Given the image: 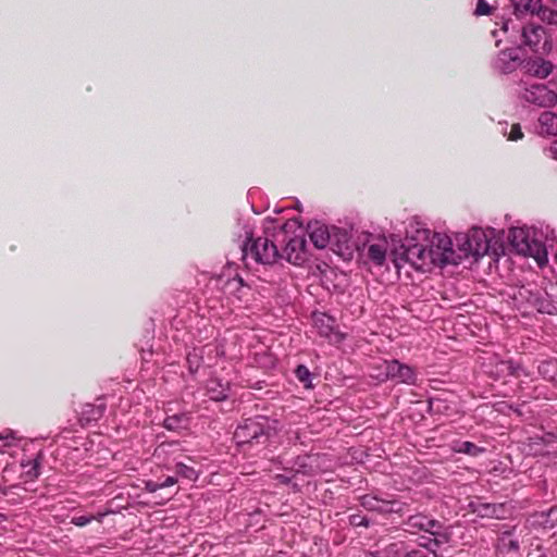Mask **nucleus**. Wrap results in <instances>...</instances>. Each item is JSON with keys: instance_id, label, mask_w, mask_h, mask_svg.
I'll use <instances>...</instances> for the list:
<instances>
[{"instance_id": "4c0bfd02", "label": "nucleus", "mask_w": 557, "mask_h": 557, "mask_svg": "<svg viewBox=\"0 0 557 557\" xmlns=\"http://www.w3.org/2000/svg\"><path fill=\"white\" fill-rule=\"evenodd\" d=\"M548 2L557 8V0H548Z\"/></svg>"}, {"instance_id": "a878e982", "label": "nucleus", "mask_w": 557, "mask_h": 557, "mask_svg": "<svg viewBox=\"0 0 557 557\" xmlns=\"http://www.w3.org/2000/svg\"><path fill=\"white\" fill-rule=\"evenodd\" d=\"M330 322H332V319L325 314H322L320 318L315 319V325L320 329L319 332L322 336L327 337L332 332L333 327Z\"/></svg>"}, {"instance_id": "ddd939ff", "label": "nucleus", "mask_w": 557, "mask_h": 557, "mask_svg": "<svg viewBox=\"0 0 557 557\" xmlns=\"http://www.w3.org/2000/svg\"><path fill=\"white\" fill-rule=\"evenodd\" d=\"M539 133L547 136H557V114L545 111L539 117Z\"/></svg>"}, {"instance_id": "20e7f679", "label": "nucleus", "mask_w": 557, "mask_h": 557, "mask_svg": "<svg viewBox=\"0 0 557 557\" xmlns=\"http://www.w3.org/2000/svg\"><path fill=\"white\" fill-rule=\"evenodd\" d=\"M521 37L524 46L533 52L547 53L552 49L550 39L545 28L535 23H528L521 28Z\"/></svg>"}, {"instance_id": "72a5a7b5", "label": "nucleus", "mask_w": 557, "mask_h": 557, "mask_svg": "<svg viewBox=\"0 0 557 557\" xmlns=\"http://www.w3.org/2000/svg\"><path fill=\"white\" fill-rule=\"evenodd\" d=\"M161 488H162V485H160V482L148 481L146 483V490L150 493H154Z\"/></svg>"}, {"instance_id": "4468645a", "label": "nucleus", "mask_w": 557, "mask_h": 557, "mask_svg": "<svg viewBox=\"0 0 557 557\" xmlns=\"http://www.w3.org/2000/svg\"><path fill=\"white\" fill-rule=\"evenodd\" d=\"M553 71V64L550 61H546L542 58H537L528 63V72L539 78L547 77Z\"/></svg>"}, {"instance_id": "aec40b11", "label": "nucleus", "mask_w": 557, "mask_h": 557, "mask_svg": "<svg viewBox=\"0 0 557 557\" xmlns=\"http://www.w3.org/2000/svg\"><path fill=\"white\" fill-rule=\"evenodd\" d=\"M187 418L184 414H174L164 419L163 426L169 431H178L185 429Z\"/></svg>"}, {"instance_id": "423d86ee", "label": "nucleus", "mask_w": 557, "mask_h": 557, "mask_svg": "<svg viewBox=\"0 0 557 557\" xmlns=\"http://www.w3.org/2000/svg\"><path fill=\"white\" fill-rule=\"evenodd\" d=\"M521 98L529 103L542 108L554 107L557 103V92L544 84L525 87L521 92Z\"/></svg>"}, {"instance_id": "9d476101", "label": "nucleus", "mask_w": 557, "mask_h": 557, "mask_svg": "<svg viewBox=\"0 0 557 557\" xmlns=\"http://www.w3.org/2000/svg\"><path fill=\"white\" fill-rule=\"evenodd\" d=\"M470 508L474 515L481 518L505 519L508 513L506 505L503 503L490 504L483 502H475L470 504Z\"/></svg>"}, {"instance_id": "6e6552de", "label": "nucleus", "mask_w": 557, "mask_h": 557, "mask_svg": "<svg viewBox=\"0 0 557 557\" xmlns=\"http://www.w3.org/2000/svg\"><path fill=\"white\" fill-rule=\"evenodd\" d=\"M307 242L304 235H295L292 237L283 253H281L289 263L300 265L307 260L306 253Z\"/></svg>"}, {"instance_id": "b1692460", "label": "nucleus", "mask_w": 557, "mask_h": 557, "mask_svg": "<svg viewBox=\"0 0 557 557\" xmlns=\"http://www.w3.org/2000/svg\"><path fill=\"white\" fill-rule=\"evenodd\" d=\"M175 472L176 474L188 479L189 481H196L198 478L197 471L193 467H189L183 462H177L175 465Z\"/></svg>"}, {"instance_id": "ea45409f", "label": "nucleus", "mask_w": 557, "mask_h": 557, "mask_svg": "<svg viewBox=\"0 0 557 557\" xmlns=\"http://www.w3.org/2000/svg\"><path fill=\"white\" fill-rule=\"evenodd\" d=\"M236 282H237L238 284H243V280H242V278L236 280Z\"/></svg>"}, {"instance_id": "dca6fc26", "label": "nucleus", "mask_w": 557, "mask_h": 557, "mask_svg": "<svg viewBox=\"0 0 557 557\" xmlns=\"http://www.w3.org/2000/svg\"><path fill=\"white\" fill-rule=\"evenodd\" d=\"M385 500L386 498H379L373 495H364L360 499L361 506L369 511H376L385 516Z\"/></svg>"}, {"instance_id": "e433bc0d", "label": "nucleus", "mask_w": 557, "mask_h": 557, "mask_svg": "<svg viewBox=\"0 0 557 557\" xmlns=\"http://www.w3.org/2000/svg\"><path fill=\"white\" fill-rule=\"evenodd\" d=\"M504 55H518V52L517 50H509L508 52L507 51H504L503 52Z\"/></svg>"}, {"instance_id": "f03ea898", "label": "nucleus", "mask_w": 557, "mask_h": 557, "mask_svg": "<svg viewBox=\"0 0 557 557\" xmlns=\"http://www.w3.org/2000/svg\"><path fill=\"white\" fill-rule=\"evenodd\" d=\"M270 436V426L267 421L248 419L239 424L234 433V438L239 446L265 445Z\"/></svg>"}, {"instance_id": "c9c22d12", "label": "nucleus", "mask_w": 557, "mask_h": 557, "mask_svg": "<svg viewBox=\"0 0 557 557\" xmlns=\"http://www.w3.org/2000/svg\"><path fill=\"white\" fill-rule=\"evenodd\" d=\"M547 151L549 157L557 160V139L552 143Z\"/></svg>"}, {"instance_id": "6ab92c4d", "label": "nucleus", "mask_w": 557, "mask_h": 557, "mask_svg": "<svg viewBox=\"0 0 557 557\" xmlns=\"http://www.w3.org/2000/svg\"><path fill=\"white\" fill-rule=\"evenodd\" d=\"M228 387L223 386L220 382L215 380H210L207 385V393L210 399L214 401H221L227 398L228 396Z\"/></svg>"}, {"instance_id": "9b49d317", "label": "nucleus", "mask_w": 557, "mask_h": 557, "mask_svg": "<svg viewBox=\"0 0 557 557\" xmlns=\"http://www.w3.org/2000/svg\"><path fill=\"white\" fill-rule=\"evenodd\" d=\"M308 235L310 242L318 249H323L327 246L331 239L330 230L325 224L318 221L308 224Z\"/></svg>"}, {"instance_id": "412c9836", "label": "nucleus", "mask_w": 557, "mask_h": 557, "mask_svg": "<svg viewBox=\"0 0 557 557\" xmlns=\"http://www.w3.org/2000/svg\"><path fill=\"white\" fill-rule=\"evenodd\" d=\"M536 16L548 25L557 26V10L541 4V9L536 12Z\"/></svg>"}, {"instance_id": "f3484780", "label": "nucleus", "mask_w": 557, "mask_h": 557, "mask_svg": "<svg viewBox=\"0 0 557 557\" xmlns=\"http://www.w3.org/2000/svg\"><path fill=\"white\" fill-rule=\"evenodd\" d=\"M385 505V516L391 513L404 516L405 513H408L410 511L409 504L394 496L386 498Z\"/></svg>"}, {"instance_id": "a19ab883", "label": "nucleus", "mask_w": 557, "mask_h": 557, "mask_svg": "<svg viewBox=\"0 0 557 557\" xmlns=\"http://www.w3.org/2000/svg\"><path fill=\"white\" fill-rule=\"evenodd\" d=\"M555 260H556V262H557V252L555 253Z\"/></svg>"}, {"instance_id": "39448f33", "label": "nucleus", "mask_w": 557, "mask_h": 557, "mask_svg": "<svg viewBox=\"0 0 557 557\" xmlns=\"http://www.w3.org/2000/svg\"><path fill=\"white\" fill-rule=\"evenodd\" d=\"M401 259L413 268L423 270L425 267L435 264L440 260V253L433 246L428 248L422 244H414L405 249Z\"/></svg>"}, {"instance_id": "4be33fe9", "label": "nucleus", "mask_w": 557, "mask_h": 557, "mask_svg": "<svg viewBox=\"0 0 557 557\" xmlns=\"http://www.w3.org/2000/svg\"><path fill=\"white\" fill-rule=\"evenodd\" d=\"M435 239H437V243H436V248H434V250L440 253L438 261H442L443 260L442 257H445L446 252H451V247H450L451 243L447 237H442L440 235H435L432 240L433 245L435 244Z\"/></svg>"}, {"instance_id": "473e14b6", "label": "nucleus", "mask_w": 557, "mask_h": 557, "mask_svg": "<svg viewBox=\"0 0 557 557\" xmlns=\"http://www.w3.org/2000/svg\"><path fill=\"white\" fill-rule=\"evenodd\" d=\"M403 557H429V554L422 549H412L407 552Z\"/></svg>"}, {"instance_id": "a211bd4d", "label": "nucleus", "mask_w": 557, "mask_h": 557, "mask_svg": "<svg viewBox=\"0 0 557 557\" xmlns=\"http://www.w3.org/2000/svg\"><path fill=\"white\" fill-rule=\"evenodd\" d=\"M536 522L545 529H553L557 525V505L548 510L535 515Z\"/></svg>"}, {"instance_id": "0eeeda50", "label": "nucleus", "mask_w": 557, "mask_h": 557, "mask_svg": "<svg viewBox=\"0 0 557 557\" xmlns=\"http://www.w3.org/2000/svg\"><path fill=\"white\" fill-rule=\"evenodd\" d=\"M385 373L389 380L396 383L416 385L418 381V372L414 368L401 363L398 360L386 361Z\"/></svg>"}, {"instance_id": "2eb2a0df", "label": "nucleus", "mask_w": 557, "mask_h": 557, "mask_svg": "<svg viewBox=\"0 0 557 557\" xmlns=\"http://www.w3.org/2000/svg\"><path fill=\"white\" fill-rule=\"evenodd\" d=\"M387 243L381 242L371 244L368 247L367 256L375 265H383L386 259Z\"/></svg>"}, {"instance_id": "2f4dec72", "label": "nucleus", "mask_w": 557, "mask_h": 557, "mask_svg": "<svg viewBox=\"0 0 557 557\" xmlns=\"http://www.w3.org/2000/svg\"><path fill=\"white\" fill-rule=\"evenodd\" d=\"M28 479L34 480L39 476V461L35 459L30 469L26 472Z\"/></svg>"}, {"instance_id": "1a4fd4ad", "label": "nucleus", "mask_w": 557, "mask_h": 557, "mask_svg": "<svg viewBox=\"0 0 557 557\" xmlns=\"http://www.w3.org/2000/svg\"><path fill=\"white\" fill-rule=\"evenodd\" d=\"M508 239L515 250L523 256H533L534 243L531 240L527 230L513 227L509 231Z\"/></svg>"}, {"instance_id": "5701e85b", "label": "nucleus", "mask_w": 557, "mask_h": 557, "mask_svg": "<svg viewBox=\"0 0 557 557\" xmlns=\"http://www.w3.org/2000/svg\"><path fill=\"white\" fill-rule=\"evenodd\" d=\"M456 451L476 457L480 454H482L484 449L472 442L465 441L459 443L458 447L456 448Z\"/></svg>"}, {"instance_id": "7c9ffc66", "label": "nucleus", "mask_w": 557, "mask_h": 557, "mask_svg": "<svg viewBox=\"0 0 557 557\" xmlns=\"http://www.w3.org/2000/svg\"><path fill=\"white\" fill-rule=\"evenodd\" d=\"M503 547L507 553L510 552H518L519 550V542L517 540H508L507 542L505 539L502 540Z\"/></svg>"}, {"instance_id": "c85d7f7f", "label": "nucleus", "mask_w": 557, "mask_h": 557, "mask_svg": "<svg viewBox=\"0 0 557 557\" xmlns=\"http://www.w3.org/2000/svg\"><path fill=\"white\" fill-rule=\"evenodd\" d=\"M522 137H523V133H522L520 124H512L510 132L508 134V140L517 141L519 139H522Z\"/></svg>"}, {"instance_id": "cd10ccee", "label": "nucleus", "mask_w": 557, "mask_h": 557, "mask_svg": "<svg viewBox=\"0 0 557 557\" xmlns=\"http://www.w3.org/2000/svg\"><path fill=\"white\" fill-rule=\"evenodd\" d=\"M493 8L485 0H478L475 14L476 15H490Z\"/></svg>"}, {"instance_id": "f8f14e48", "label": "nucleus", "mask_w": 557, "mask_h": 557, "mask_svg": "<svg viewBox=\"0 0 557 557\" xmlns=\"http://www.w3.org/2000/svg\"><path fill=\"white\" fill-rule=\"evenodd\" d=\"M513 14L521 18L525 15H536L541 9L542 0H510Z\"/></svg>"}, {"instance_id": "f704fd0d", "label": "nucleus", "mask_w": 557, "mask_h": 557, "mask_svg": "<svg viewBox=\"0 0 557 557\" xmlns=\"http://www.w3.org/2000/svg\"><path fill=\"white\" fill-rule=\"evenodd\" d=\"M177 483V479L174 476H168L164 481L160 482V485H162V488L173 486Z\"/></svg>"}, {"instance_id": "393cba45", "label": "nucleus", "mask_w": 557, "mask_h": 557, "mask_svg": "<svg viewBox=\"0 0 557 557\" xmlns=\"http://www.w3.org/2000/svg\"><path fill=\"white\" fill-rule=\"evenodd\" d=\"M295 375L298 379V381L304 384V386L306 388H310L312 386L311 372L306 366H304V364L298 366L295 369Z\"/></svg>"}, {"instance_id": "c756f323", "label": "nucleus", "mask_w": 557, "mask_h": 557, "mask_svg": "<svg viewBox=\"0 0 557 557\" xmlns=\"http://www.w3.org/2000/svg\"><path fill=\"white\" fill-rule=\"evenodd\" d=\"M95 519L94 516H76L72 518V523L76 527H86Z\"/></svg>"}, {"instance_id": "58836bf2", "label": "nucleus", "mask_w": 557, "mask_h": 557, "mask_svg": "<svg viewBox=\"0 0 557 557\" xmlns=\"http://www.w3.org/2000/svg\"><path fill=\"white\" fill-rule=\"evenodd\" d=\"M503 28H504V30H505V32H507V30H508V22H506V23L504 24V27H503Z\"/></svg>"}, {"instance_id": "7ed1b4c3", "label": "nucleus", "mask_w": 557, "mask_h": 557, "mask_svg": "<svg viewBox=\"0 0 557 557\" xmlns=\"http://www.w3.org/2000/svg\"><path fill=\"white\" fill-rule=\"evenodd\" d=\"M405 524L407 527L406 530L411 533L423 531L435 536V539L429 540L428 543L422 544V546L429 549H432L433 546H438L440 543L447 541V536L441 532L443 529L442 523L438 520L429 518L428 516L420 513L409 516Z\"/></svg>"}, {"instance_id": "f257e3e1", "label": "nucleus", "mask_w": 557, "mask_h": 557, "mask_svg": "<svg viewBox=\"0 0 557 557\" xmlns=\"http://www.w3.org/2000/svg\"><path fill=\"white\" fill-rule=\"evenodd\" d=\"M242 250L247 267L249 265V259L258 264L272 265L283 258L276 245L267 236L249 237Z\"/></svg>"}, {"instance_id": "bb28decb", "label": "nucleus", "mask_w": 557, "mask_h": 557, "mask_svg": "<svg viewBox=\"0 0 557 557\" xmlns=\"http://www.w3.org/2000/svg\"><path fill=\"white\" fill-rule=\"evenodd\" d=\"M349 523L354 527H368L369 525L368 519L360 513L350 515Z\"/></svg>"}, {"instance_id": "79ce46f5", "label": "nucleus", "mask_w": 557, "mask_h": 557, "mask_svg": "<svg viewBox=\"0 0 557 557\" xmlns=\"http://www.w3.org/2000/svg\"><path fill=\"white\" fill-rule=\"evenodd\" d=\"M0 440H1V441H2V440H4V437H3L1 434H0Z\"/></svg>"}]
</instances>
